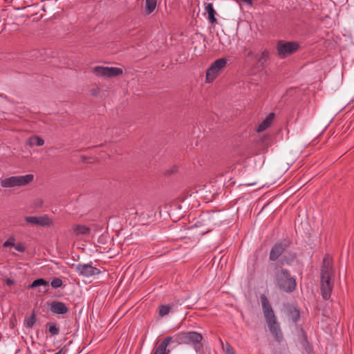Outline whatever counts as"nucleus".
Here are the masks:
<instances>
[{"label": "nucleus", "mask_w": 354, "mask_h": 354, "mask_svg": "<svg viewBox=\"0 0 354 354\" xmlns=\"http://www.w3.org/2000/svg\"><path fill=\"white\" fill-rule=\"evenodd\" d=\"M260 299L263 315L269 330L274 339L277 342H280L283 339V334L281 330L279 324L277 322L272 307L270 305L268 297L265 295H261L260 296Z\"/></svg>", "instance_id": "1"}, {"label": "nucleus", "mask_w": 354, "mask_h": 354, "mask_svg": "<svg viewBox=\"0 0 354 354\" xmlns=\"http://www.w3.org/2000/svg\"><path fill=\"white\" fill-rule=\"evenodd\" d=\"M333 274L332 267L326 257L324 259L323 264L321 269V293L324 299L328 300L331 295L333 288V281L331 277Z\"/></svg>", "instance_id": "2"}, {"label": "nucleus", "mask_w": 354, "mask_h": 354, "mask_svg": "<svg viewBox=\"0 0 354 354\" xmlns=\"http://www.w3.org/2000/svg\"><path fill=\"white\" fill-rule=\"evenodd\" d=\"M276 284L283 292H292L296 288V280L286 269H281L275 273Z\"/></svg>", "instance_id": "3"}, {"label": "nucleus", "mask_w": 354, "mask_h": 354, "mask_svg": "<svg viewBox=\"0 0 354 354\" xmlns=\"http://www.w3.org/2000/svg\"><path fill=\"white\" fill-rule=\"evenodd\" d=\"M34 179L32 174L25 176H16L6 178L1 181L3 187H12L15 186H24L31 183Z\"/></svg>", "instance_id": "4"}, {"label": "nucleus", "mask_w": 354, "mask_h": 354, "mask_svg": "<svg viewBox=\"0 0 354 354\" xmlns=\"http://www.w3.org/2000/svg\"><path fill=\"white\" fill-rule=\"evenodd\" d=\"M203 339V336L201 333L192 331L185 332L177 335L173 337V342L176 344H199Z\"/></svg>", "instance_id": "5"}, {"label": "nucleus", "mask_w": 354, "mask_h": 354, "mask_svg": "<svg viewBox=\"0 0 354 354\" xmlns=\"http://www.w3.org/2000/svg\"><path fill=\"white\" fill-rule=\"evenodd\" d=\"M93 73L100 77H113L122 75L123 71L120 68L95 66L93 68Z\"/></svg>", "instance_id": "6"}, {"label": "nucleus", "mask_w": 354, "mask_h": 354, "mask_svg": "<svg viewBox=\"0 0 354 354\" xmlns=\"http://www.w3.org/2000/svg\"><path fill=\"white\" fill-rule=\"evenodd\" d=\"M290 242L284 241L283 242L277 243L271 249L269 259L270 261H274L284 252L289 246Z\"/></svg>", "instance_id": "7"}, {"label": "nucleus", "mask_w": 354, "mask_h": 354, "mask_svg": "<svg viewBox=\"0 0 354 354\" xmlns=\"http://www.w3.org/2000/svg\"><path fill=\"white\" fill-rule=\"evenodd\" d=\"M76 270L79 274L85 277H90L92 276L97 275L100 273L98 268L92 266L91 264H82L79 263L75 267Z\"/></svg>", "instance_id": "8"}, {"label": "nucleus", "mask_w": 354, "mask_h": 354, "mask_svg": "<svg viewBox=\"0 0 354 354\" xmlns=\"http://www.w3.org/2000/svg\"><path fill=\"white\" fill-rule=\"evenodd\" d=\"M25 221L32 225L38 226H49L52 222L46 216H26Z\"/></svg>", "instance_id": "9"}, {"label": "nucleus", "mask_w": 354, "mask_h": 354, "mask_svg": "<svg viewBox=\"0 0 354 354\" xmlns=\"http://www.w3.org/2000/svg\"><path fill=\"white\" fill-rule=\"evenodd\" d=\"M299 48V46H277V53L280 58H286L295 52Z\"/></svg>", "instance_id": "10"}, {"label": "nucleus", "mask_w": 354, "mask_h": 354, "mask_svg": "<svg viewBox=\"0 0 354 354\" xmlns=\"http://www.w3.org/2000/svg\"><path fill=\"white\" fill-rule=\"evenodd\" d=\"M50 309L53 313L58 315H64L68 311V308L64 303L57 301L50 304Z\"/></svg>", "instance_id": "11"}, {"label": "nucleus", "mask_w": 354, "mask_h": 354, "mask_svg": "<svg viewBox=\"0 0 354 354\" xmlns=\"http://www.w3.org/2000/svg\"><path fill=\"white\" fill-rule=\"evenodd\" d=\"M171 342H173V337H166L156 348L153 354H169L170 351L167 350V347Z\"/></svg>", "instance_id": "12"}, {"label": "nucleus", "mask_w": 354, "mask_h": 354, "mask_svg": "<svg viewBox=\"0 0 354 354\" xmlns=\"http://www.w3.org/2000/svg\"><path fill=\"white\" fill-rule=\"evenodd\" d=\"M274 116L275 115L274 113H270L267 115V117L259 124L257 129V131L258 132H261L265 131L267 128H268L271 125L274 118Z\"/></svg>", "instance_id": "13"}, {"label": "nucleus", "mask_w": 354, "mask_h": 354, "mask_svg": "<svg viewBox=\"0 0 354 354\" xmlns=\"http://www.w3.org/2000/svg\"><path fill=\"white\" fill-rule=\"evenodd\" d=\"M205 10L207 14V19L209 23L215 24L217 21V19L215 17L216 15V11L213 8L212 3H206L205 6Z\"/></svg>", "instance_id": "14"}, {"label": "nucleus", "mask_w": 354, "mask_h": 354, "mask_svg": "<svg viewBox=\"0 0 354 354\" xmlns=\"http://www.w3.org/2000/svg\"><path fill=\"white\" fill-rule=\"evenodd\" d=\"M258 149L261 152L265 153L268 148L270 146L269 136H263L257 142Z\"/></svg>", "instance_id": "15"}, {"label": "nucleus", "mask_w": 354, "mask_h": 354, "mask_svg": "<svg viewBox=\"0 0 354 354\" xmlns=\"http://www.w3.org/2000/svg\"><path fill=\"white\" fill-rule=\"evenodd\" d=\"M72 230L76 236L86 235L91 233L90 228L84 225H73Z\"/></svg>", "instance_id": "16"}, {"label": "nucleus", "mask_w": 354, "mask_h": 354, "mask_svg": "<svg viewBox=\"0 0 354 354\" xmlns=\"http://www.w3.org/2000/svg\"><path fill=\"white\" fill-rule=\"evenodd\" d=\"M44 144V140L37 136H32L26 140V145L30 147L42 146Z\"/></svg>", "instance_id": "17"}, {"label": "nucleus", "mask_w": 354, "mask_h": 354, "mask_svg": "<svg viewBox=\"0 0 354 354\" xmlns=\"http://www.w3.org/2000/svg\"><path fill=\"white\" fill-rule=\"evenodd\" d=\"M254 57L260 66L264 67L269 59L270 53L268 50H264L259 56L258 55H255Z\"/></svg>", "instance_id": "18"}, {"label": "nucleus", "mask_w": 354, "mask_h": 354, "mask_svg": "<svg viewBox=\"0 0 354 354\" xmlns=\"http://www.w3.org/2000/svg\"><path fill=\"white\" fill-rule=\"evenodd\" d=\"M218 71L214 69V67L210 66L206 72V82L210 83L213 82L217 77Z\"/></svg>", "instance_id": "19"}, {"label": "nucleus", "mask_w": 354, "mask_h": 354, "mask_svg": "<svg viewBox=\"0 0 354 354\" xmlns=\"http://www.w3.org/2000/svg\"><path fill=\"white\" fill-rule=\"evenodd\" d=\"M218 71L214 69V67L210 66L206 72V82L210 83L213 82L217 77Z\"/></svg>", "instance_id": "20"}, {"label": "nucleus", "mask_w": 354, "mask_h": 354, "mask_svg": "<svg viewBox=\"0 0 354 354\" xmlns=\"http://www.w3.org/2000/svg\"><path fill=\"white\" fill-rule=\"evenodd\" d=\"M227 64V59L225 58H220L215 60L211 66L214 68L217 71L222 70Z\"/></svg>", "instance_id": "21"}, {"label": "nucleus", "mask_w": 354, "mask_h": 354, "mask_svg": "<svg viewBox=\"0 0 354 354\" xmlns=\"http://www.w3.org/2000/svg\"><path fill=\"white\" fill-rule=\"evenodd\" d=\"M157 0H146L145 1V12L149 15L154 11L156 8Z\"/></svg>", "instance_id": "22"}, {"label": "nucleus", "mask_w": 354, "mask_h": 354, "mask_svg": "<svg viewBox=\"0 0 354 354\" xmlns=\"http://www.w3.org/2000/svg\"><path fill=\"white\" fill-rule=\"evenodd\" d=\"M48 281L43 278L37 279L29 286L30 288H35L38 286H48Z\"/></svg>", "instance_id": "23"}, {"label": "nucleus", "mask_w": 354, "mask_h": 354, "mask_svg": "<svg viewBox=\"0 0 354 354\" xmlns=\"http://www.w3.org/2000/svg\"><path fill=\"white\" fill-rule=\"evenodd\" d=\"M36 322V315L33 310L29 317H26L24 319V325L27 328H32Z\"/></svg>", "instance_id": "24"}, {"label": "nucleus", "mask_w": 354, "mask_h": 354, "mask_svg": "<svg viewBox=\"0 0 354 354\" xmlns=\"http://www.w3.org/2000/svg\"><path fill=\"white\" fill-rule=\"evenodd\" d=\"M299 317H300V313H299V310H297V308H295L290 310L289 317H290V319H292V321L294 323H296L299 320Z\"/></svg>", "instance_id": "25"}, {"label": "nucleus", "mask_w": 354, "mask_h": 354, "mask_svg": "<svg viewBox=\"0 0 354 354\" xmlns=\"http://www.w3.org/2000/svg\"><path fill=\"white\" fill-rule=\"evenodd\" d=\"M46 326H48V330L51 335H56L59 333V329L55 324L47 323Z\"/></svg>", "instance_id": "26"}, {"label": "nucleus", "mask_w": 354, "mask_h": 354, "mask_svg": "<svg viewBox=\"0 0 354 354\" xmlns=\"http://www.w3.org/2000/svg\"><path fill=\"white\" fill-rule=\"evenodd\" d=\"M170 306H164L161 305L160 306V310H159V315L161 317L165 316L169 314L170 310Z\"/></svg>", "instance_id": "27"}, {"label": "nucleus", "mask_w": 354, "mask_h": 354, "mask_svg": "<svg viewBox=\"0 0 354 354\" xmlns=\"http://www.w3.org/2000/svg\"><path fill=\"white\" fill-rule=\"evenodd\" d=\"M51 286L53 288H57L61 287L63 285V281L59 278H54L50 283Z\"/></svg>", "instance_id": "28"}, {"label": "nucleus", "mask_w": 354, "mask_h": 354, "mask_svg": "<svg viewBox=\"0 0 354 354\" xmlns=\"http://www.w3.org/2000/svg\"><path fill=\"white\" fill-rule=\"evenodd\" d=\"M15 238L13 236H10L8 238L3 244L4 248H7L9 246H15Z\"/></svg>", "instance_id": "29"}, {"label": "nucleus", "mask_w": 354, "mask_h": 354, "mask_svg": "<svg viewBox=\"0 0 354 354\" xmlns=\"http://www.w3.org/2000/svg\"><path fill=\"white\" fill-rule=\"evenodd\" d=\"M15 248L17 251L24 252L26 250V248L22 244H18L15 245Z\"/></svg>", "instance_id": "30"}, {"label": "nucleus", "mask_w": 354, "mask_h": 354, "mask_svg": "<svg viewBox=\"0 0 354 354\" xmlns=\"http://www.w3.org/2000/svg\"><path fill=\"white\" fill-rule=\"evenodd\" d=\"M42 203H43V201L41 200V199H37L34 201V207H41L42 205Z\"/></svg>", "instance_id": "31"}, {"label": "nucleus", "mask_w": 354, "mask_h": 354, "mask_svg": "<svg viewBox=\"0 0 354 354\" xmlns=\"http://www.w3.org/2000/svg\"><path fill=\"white\" fill-rule=\"evenodd\" d=\"M226 354H235L233 348L229 344L227 346Z\"/></svg>", "instance_id": "32"}, {"label": "nucleus", "mask_w": 354, "mask_h": 354, "mask_svg": "<svg viewBox=\"0 0 354 354\" xmlns=\"http://www.w3.org/2000/svg\"><path fill=\"white\" fill-rule=\"evenodd\" d=\"M5 281H6V285L8 286H10L14 284V280H12V279L6 278L5 279Z\"/></svg>", "instance_id": "33"}, {"label": "nucleus", "mask_w": 354, "mask_h": 354, "mask_svg": "<svg viewBox=\"0 0 354 354\" xmlns=\"http://www.w3.org/2000/svg\"><path fill=\"white\" fill-rule=\"evenodd\" d=\"M277 44H288V45H290V44H298L296 42H294V41H279Z\"/></svg>", "instance_id": "34"}, {"label": "nucleus", "mask_w": 354, "mask_h": 354, "mask_svg": "<svg viewBox=\"0 0 354 354\" xmlns=\"http://www.w3.org/2000/svg\"><path fill=\"white\" fill-rule=\"evenodd\" d=\"M240 1L243 2V3H245L249 6H252V0H239Z\"/></svg>", "instance_id": "35"}, {"label": "nucleus", "mask_w": 354, "mask_h": 354, "mask_svg": "<svg viewBox=\"0 0 354 354\" xmlns=\"http://www.w3.org/2000/svg\"><path fill=\"white\" fill-rule=\"evenodd\" d=\"M89 159L88 157L87 156H81V160L83 162H88V160Z\"/></svg>", "instance_id": "36"}, {"label": "nucleus", "mask_w": 354, "mask_h": 354, "mask_svg": "<svg viewBox=\"0 0 354 354\" xmlns=\"http://www.w3.org/2000/svg\"><path fill=\"white\" fill-rule=\"evenodd\" d=\"M254 54L252 51H250L248 53V57H251V56H253Z\"/></svg>", "instance_id": "37"}, {"label": "nucleus", "mask_w": 354, "mask_h": 354, "mask_svg": "<svg viewBox=\"0 0 354 354\" xmlns=\"http://www.w3.org/2000/svg\"><path fill=\"white\" fill-rule=\"evenodd\" d=\"M209 219H212V220H214L213 216H212L211 218H209ZM213 222V224L214 225H217L218 223V222H215L214 221H212Z\"/></svg>", "instance_id": "38"}, {"label": "nucleus", "mask_w": 354, "mask_h": 354, "mask_svg": "<svg viewBox=\"0 0 354 354\" xmlns=\"http://www.w3.org/2000/svg\"><path fill=\"white\" fill-rule=\"evenodd\" d=\"M92 95H95V92H92Z\"/></svg>", "instance_id": "39"}, {"label": "nucleus", "mask_w": 354, "mask_h": 354, "mask_svg": "<svg viewBox=\"0 0 354 354\" xmlns=\"http://www.w3.org/2000/svg\"><path fill=\"white\" fill-rule=\"evenodd\" d=\"M0 96H2L1 95H0Z\"/></svg>", "instance_id": "40"}]
</instances>
